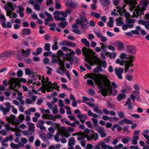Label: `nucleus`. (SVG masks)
<instances>
[{
  "label": "nucleus",
  "instance_id": "4d7b16f0",
  "mask_svg": "<svg viewBox=\"0 0 149 149\" xmlns=\"http://www.w3.org/2000/svg\"><path fill=\"white\" fill-rule=\"evenodd\" d=\"M53 20V19L52 17L47 18L45 20V24L46 25H47L49 22H51Z\"/></svg>",
  "mask_w": 149,
  "mask_h": 149
},
{
  "label": "nucleus",
  "instance_id": "6e6d98bb",
  "mask_svg": "<svg viewBox=\"0 0 149 149\" xmlns=\"http://www.w3.org/2000/svg\"><path fill=\"white\" fill-rule=\"evenodd\" d=\"M130 139L128 137L124 138L122 139V142L125 144L127 143Z\"/></svg>",
  "mask_w": 149,
  "mask_h": 149
},
{
  "label": "nucleus",
  "instance_id": "49530a36",
  "mask_svg": "<svg viewBox=\"0 0 149 149\" xmlns=\"http://www.w3.org/2000/svg\"><path fill=\"white\" fill-rule=\"evenodd\" d=\"M60 134V132H58L54 136V139L57 142H59L60 141V139L59 138V137Z\"/></svg>",
  "mask_w": 149,
  "mask_h": 149
},
{
  "label": "nucleus",
  "instance_id": "13d9d810",
  "mask_svg": "<svg viewBox=\"0 0 149 149\" xmlns=\"http://www.w3.org/2000/svg\"><path fill=\"white\" fill-rule=\"evenodd\" d=\"M67 24L66 22H61L58 24V25L62 28H64L67 26Z\"/></svg>",
  "mask_w": 149,
  "mask_h": 149
},
{
  "label": "nucleus",
  "instance_id": "bf43d9fd",
  "mask_svg": "<svg viewBox=\"0 0 149 149\" xmlns=\"http://www.w3.org/2000/svg\"><path fill=\"white\" fill-rule=\"evenodd\" d=\"M10 123H7L6 124L5 127L7 132H8L10 130H11L13 129L10 127Z\"/></svg>",
  "mask_w": 149,
  "mask_h": 149
},
{
  "label": "nucleus",
  "instance_id": "423d86ee",
  "mask_svg": "<svg viewBox=\"0 0 149 149\" xmlns=\"http://www.w3.org/2000/svg\"><path fill=\"white\" fill-rule=\"evenodd\" d=\"M26 81V79L24 78L19 79L18 78H14L11 80L10 84V88L11 89L16 90L19 88V85L20 82L25 83Z\"/></svg>",
  "mask_w": 149,
  "mask_h": 149
},
{
  "label": "nucleus",
  "instance_id": "2eb2a0df",
  "mask_svg": "<svg viewBox=\"0 0 149 149\" xmlns=\"http://www.w3.org/2000/svg\"><path fill=\"white\" fill-rule=\"evenodd\" d=\"M148 4V0H142L140 2V13L145 10Z\"/></svg>",
  "mask_w": 149,
  "mask_h": 149
},
{
  "label": "nucleus",
  "instance_id": "e2e57ef3",
  "mask_svg": "<svg viewBox=\"0 0 149 149\" xmlns=\"http://www.w3.org/2000/svg\"><path fill=\"white\" fill-rule=\"evenodd\" d=\"M118 118H117L116 117H110L109 121L111 122H113L115 121H118Z\"/></svg>",
  "mask_w": 149,
  "mask_h": 149
},
{
  "label": "nucleus",
  "instance_id": "09e8293b",
  "mask_svg": "<svg viewBox=\"0 0 149 149\" xmlns=\"http://www.w3.org/2000/svg\"><path fill=\"white\" fill-rule=\"evenodd\" d=\"M42 49L41 48H38L37 49L36 52H33L32 54L35 55H38L40 54L42 52Z\"/></svg>",
  "mask_w": 149,
  "mask_h": 149
},
{
  "label": "nucleus",
  "instance_id": "c85d7f7f",
  "mask_svg": "<svg viewBox=\"0 0 149 149\" xmlns=\"http://www.w3.org/2000/svg\"><path fill=\"white\" fill-rule=\"evenodd\" d=\"M114 21L113 18L111 17H110L109 18V21L107 23V26L109 27H112L113 26Z\"/></svg>",
  "mask_w": 149,
  "mask_h": 149
},
{
  "label": "nucleus",
  "instance_id": "cd10ccee",
  "mask_svg": "<svg viewBox=\"0 0 149 149\" xmlns=\"http://www.w3.org/2000/svg\"><path fill=\"white\" fill-rule=\"evenodd\" d=\"M127 50L131 53L134 54L136 52V49L135 47L131 45L127 46Z\"/></svg>",
  "mask_w": 149,
  "mask_h": 149
},
{
  "label": "nucleus",
  "instance_id": "2f4dec72",
  "mask_svg": "<svg viewBox=\"0 0 149 149\" xmlns=\"http://www.w3.org/2000/svg\"><path fill=\"white\" fill-rule=\"evenodd\" d=\"M140 24L144 25L146 29H149V23L148 22L144 21L143 20H140Z\"/></svg>",
  "mask_w": 149,
  "mask_h": 149
},
{
  "label": "nucleus",
  "instance_id": "ddd939ff",
  "mask_svg": "<svg viewBox=\"0 0 149 149\" xmlns=\"http://www.w3.org/2000/svg\"><path fill=\"white\" fill-rule=\"evenodd\" d=\"M15 116L13 114H11L9 117H6V120L8 122L12 123L13 125H17V120H15Z\"/></svg>",
  "mask_w": 149,
  "mask_h": 149
},
{
  "label": "nucleus",
  "instance_id": "052dcab7",
  "mask_svg": "<svg viewBox=\"0 0 149 149\" xmlns=\"http://www.w3.org/2000/svg\"><path fill=\"white\" fill-rule=\"evenodd\" d=\"M118 115L119 117L121 118H123L125 117L123 112L121 111L118 112Z\"/></svg>",
  "mask_w": 149,
  "mask_h": 149
},
{
  "label": "nucleus",
  "instance_id": "20e7f679",
  "mask_svg": "<svg viewBox=\"0 0 149 149\" xmlns=\"http://www.w3.org/2000/svg\"><path fill=\"white\" fill-rule=\"evenodd\" d=\"M42 83L43 84V86L45 88L47 92H52L53 91V88L57 91L59 90V86L57 85L56 83L52 84L51 81H49V78H46V80L43 78L41 80Z\"/></svg>",
  "mask_w": 149,
  "mask_h": 149
},
{
  "label": "nucleus",
  "instance_id": "f03ea898",
  "mask_svg": "<svg viewBox=\"0 0 149 149\" xmlns=\"http://www.w3.org/2000/svg\"><path fill=\"white\" fill-rule=\"evenodd\" d=\"M82 52L85 56L86 61L90 65H102L104 68L107 67V64L106 61H101L96 56H93L94 54V53L92 52L90 49L84 47L83 49Z\"/></svg>",
  "mask_w": 149,
  "mask_h": 149
},
{
  "label": "nucleus",
  "instance_id": "9b49d317",
  "mask_svg": "<svg viewBox=\"0 0 149 149\" xmlns=\"http://www.w3.org/2000/svg\"><path fill=\"white\" fill-rule=\"evenodd\" d=\"M133 58L134 57L132 56H130L128 58H127L125 65L126 69L125 72L126 73L130 66H132L133 64L132 63L133 61Z\"/></svg>",
  "mask_w": 149,
  "mask_h": 149
},
{
  "label": "nucleus",
  "instance_id": "c03bdc74",
  "mask_svg": "<svg viewBox=\"0 0 149 149\" xmlns=\"http://www.w3.org/2000/svg\"><path fill=\"white\" fill-rule=\"evenodd\" d=\"M149 133V130H146L143 131L141 133V134L145 138L149 137L148 134Z\"/></svg>",
  "mask_w": 149,
  "mask_h": 149
},
{
  "label": "nucleus",
  "instance_id": "69168bd1",
  "mask_svg": "<svg viewBox=\"0 0 149 149\" xmlns=\"http://www.w3.org/2000/svg\"><path fill=\"white\" fill-rule=\"evenodd\" d=\"M57 42H55L52 46V48L53 50H56L58 49V46L57 45Z\"/></svg>",
  "mask_w": 149,
  "mask_h": 149
},
{
  "label": "nucleus",
  "instance_id": "603ef678",
  "mask_svg": "<svg viewBox=\"0 0 149 149\" xmlns=\"http://www.w3.org/2000/svg\"><path fill=\"white\" fill-rule=\"evenodd\" d=\"M57 55V57L58 58V62L59 60H60L59 59L60 57L62 56L63 55V52L61 50H58V51Z\"/></svg>",
  "mask_w": 149,
  "mask_h": 149
},
{
  "label": "nucleus",
  "instance_id": "aec40b11",
  "mask_svg": "<svg viewBox=\"0 0 149 149\" xmlns=\"http://www.w3.org/2000/svg\"><path fill=\"white\" fill-rule=\"evenodd\" d=\"M97 132L100 134V136L102 138H104L107 135L106 134L105 132V130L103 127H99Z\"/></svg>",
  "mask_w": 149,
  "mask_h": 149
},
{
  "label": "nucleus",
  "instance_id": "c756f323",
  "mask_svg": "<svg viewBox=\"0 0 149 149\" xmlns=\"http://www.w3.org/2000/svg\"><path fill=\"white\" fill-rule=\"evenodd\" d=\"M135 21L132 19H129L127 20V25L129 28H132L133 26V24L134 23Z\"/></svg>",
  "mask_w": 149,
  "mask_h": 149
},
{
  "label": "nucleus",
  "instance_id": "8fccbe9b",
  "mask_svg": "<svg viewBox=\"0 0 149 149\" xmlns=\"http://www.w3.org/2000/svg\"><path fill=\"white\" fill-rule=\"evenodd\" d=\"M140 31V26H136V30H132L131 32L133 33L136 34H139Z\"/></svg>",
  "mask_w": 149,
  "mask_h": 149
},
{
  "label": "nucleus",
  "instance_id": "774afa93",
  "mask_svg": "<svg viewBox=\"0 0 149 149\" xmlns=\"http://www.w3.org/2000/svg\"><path fill=\"white\" fill-rule=\"evenodd\" d=\"M24 10V9L22 6H19L17 10V13H19V12H23Z\"/></svg>",
  "mask_w": 149,
  "mask_h": 149
},
{
  "label": "nucleus",
  "instance_id": "1a4fd4ad",
  "mask_svg": "<svg viewBox=\"0 0 149 149\" xmlns=\"http://www.w3.org/2000/svg\"><path fill=\"white\" fill-rule=\"evenodd\" d=\"M58 63L60 65V66L57 70V72L59 74L63 75V73L65 72V70H67L65 68L64 62L61 60H59Z\"/></svg>",
  "mask_w": 149,
  "mask_h": 149
},
{
  "label": "nucleus",
  "instance_id": "a211bd4d",
  "mask_svg": "<svg viewBox=\"0 0 149 149\" xmlns=\"http://www.w3.org/2000/svg\"><path fill=\"white\" fill-rule=\"evenodd\" d=\"M65 6L68 7L75 8L77 7V3L71 1H68L66 3Z\"/></svg>",
  "mask_w": 149,
  "mask_h": 149
},
{
  "label": "nucleus",
  "instance_id": "e433bc0d",
  "mask_svg": "<svg viewBox=\"0 0 149 149\" xmlns=\"http://www.w3.org/2000/svg\"><path fill=\"white\" fill-rule=\"evenodd\" d=\"M98 145L100 146L102 149H107L108 145L106 144L104 142L101 141L99 143Z\"/></svg>",
  "mask_w": 149,
  "mask_h": 149
},
{
  "label": "nucleus",
  "instance_id": "bb28decb",
  "mask_svg": "<svg viewBox=\"0 0 149 149\" xmlns=\"http://www.w3.org/2000/svg\"><path fill=\"white\" fill-rule=\"evenodd\" d=\"M126 4H124L122 7V14L123 13H124L125 17L126 18H128L130 17V15L129 13L126 12V10L124 9V8Z\"/></svg>",
  "mask_w": 149,
  "mask_h": 149
},
{
  "label": "nucleus",
  "instance_id": "b1692460",
  "mask_svg": "<svg viewBox=\"0 0 149 149\" xmlns=\"http://www.w3.org/2000/svg\"><path fill=\"white\" fill-rule=\"evenodd\" d=\"M54 15H58L59 16H62L65 19V18L67 16V14L66 13L64 12H62L58 10L56 11L53 13Z\"/></svg>",
  "mask_w": 149,
  "mask_h": 149
},
{
  "label": "nucleus",
  "instance_id": "ea45409f",
  "mask_svg": "<svg viewBox=\"0 0 149 149\" xmlns=\"http://www.w3.org/2000/svg\"><path fill=\"white\" fill-rule=\"evenodd\" d=\"M27 124L29 126V130H34L35 127V124L30 122H27Z\"/></svg>",
  "mask_w": 149,
  "mask_h": 149
},
{
  "label": "nucleus",
  "instance_id": "4468645a",
  "mask_svg": "<svg viewBox=\"0 0 149 149\" xmlns=\"http://www.w3.org/2000/svg\"><path fill=\"white\" fill-rule=\"evenodd\" d=\"M60 132L62 135L66 138H68L70 136V134L67 130V129L64 126L61 127Z\"/></svg>",
  "mask_w": 149,
  "mask_h": 149
},
{
  "label": "nucleus",
  "instance_id": "3c124183",
  "mask_svg": "<svg viewBox=\"0 0 149 149\" xmlns=\"http://www.w3.org/2000/svg\"><path fill=\"white\" fill-rule=\"evenodd\" d=\"M91 15L96 18L99 19L100 17V15L98 13H97L94 12H91Z\"/></svg>",
  "mask_w": 149,
  "mask_h": 149
},
{
  "label": "nucleus",
  "instance_id": "9d476101",
  "mask_svg": "<svg viewBox=\"0 0 149 149\" xmlns=\"http://www.w3.org/2000/svg\"><path fill=\"white\" fill-rule=\"evenodd\" d=\"M76 23L81 25V27L82 29H86L88 28V23L86 19L80 20L77 19L76 20Z\"/></svg>",
  "mask_w": 149,
  "mask_h": 149
},
{
  "label": "nucleus",
  "instance_id": "7ed1b4c3",
  "mask_svg": "<svg viewBox=\"0 0 149 149\" xmlns=\"http://www.w3.org/2000/svg\"><path fill=\"white\" fill-rule=\"evenodd\" d=\"M90 134L91 135V136H90L88 135H86L83 132H80L77 133L76 135H78L77 137L78 141H81L86 138L88 141L91 140L93 139L94 141H96L99 138L98 134L93 131H92Z\"/></svg>",
  "mask_w": 149,
  "mask_h": 149
},
{
  "label": "nucleus",
  "instance_id": "6e6552de",
  "mask_svg": "<svg viewBox=\"0 0 149 149\" xmlns=\"http://www.w3.org/2000/svg\"><path fill=\"white\" fill-rule=\"evenodd\" d=\"M30 52L31 50L29 49H28L25 50L22 49L18 52V57L19 58L22 59L28 57L30 55Z\"/></svg>",
  "mask_w": 149,
  "mask_h": 149
},
{
  "label": "nucleus",
  "instance_id": "de8ad7c7",
  "mask_svg": "<svg viewBox=\"0 0 149 149\" xmlns=\"http://www.w3.org/2000/svg\"><path fill=\"white\" fill-rule=\"evenodd\" d=\"M93 111L97 113H99L101 114H102V110L100 109L98 107H95L93 109Z\"/></svg>",
  "mask_w": 149,
  "mask_h": 149
},
{
  "label": "nucleus",
  "instance_id": "680f3d73",
  "mask_svg": "<svg viewBox=\"0 0 149 149\" xmlns=\"http://www.w3.org/2000/svg\"><path fill=\"white\" fill-rule=\"evenodd\" d=\"M116 63L117 64H119L121 65H123L124 64V61L119 59H117L116 61Z\"/></svg>",
  "mask_w": 149,
  "mask_h": 149
},
{
  "label": "nucleus",
  "instance_id": "f257e3e1",
  "mask_svg": "<svg viewBox=\"0 0 149 149\" xmlns=\"http://www.w3.org/2000/svg\"><path fill=\"white\" fill-rule=\"evenodd\" d=\"M86 76L92 79L95 84L100 87L102 95L105 96L112 93L110 81L106 76L99 73L88 74Z\"/></svg>",
  "mask_w": 149,
  "mask_h": 149
},
{
  "label": "nucleus",
  "instance_id": "393cba45",
  "mask_svg": "<svg viewBox=\"0 0 149 149\" xmlns=\"http://www.w3.org/2000/svg\"><path fill=\"white\" fill-rule=\"evenodd\" d=\"M31 33L30 30L29 29L25 28L22 29L21 30V33L23 36L29 35Z\"/></svg>",
  "mask_w": 149,
  "mask_h": 149
},
{
  "label": "nucleus",
  "instance_id": "f8f14e48",
  "mask_svg": "<svg viewBox=\"0 0 149 149\" xmlns=\"http://www.w3.org/2000/svg\"><path fill=\"white\" fill-rule=\"evenodd\" d=\"M114 72L115 74L119 79H122L123 77L122 74L123 72V68H116L114 69Z\"/></svg>",
  "mask_w": 149,
  "mask_h": 149
},
{
  "label": "nucleus",
  "instance_id": "7c9ffc66",
  "mask_svg": "<svg viewBox=\"0 0 149 149\" xmlns=\"http://www.w3.org/2000/svg\"><path fill=\"white\" fill-rule=\"evenodd\" d=\"M19 120H17V125H19L20 123L22 122L24 120V116L22 114H20L18 117Z\"/></svg>",
  "mask_w": 149,
  "mask_h": 149
},
{
  "label": "nucleus",
  "instance_id": "5701e85b",
  "mask_svg": "<svg viewBox=\"0 0 149 149\" xmlns=\"http://www.w3.org/2000/svg\"><path fill=\"white\" fill-rule=\"evenodd\" d=\"M25 73L26 75H28L32 79H34L35 74L32 70L26 68L25 70Z\"/></svg>",
  "mask_w": 149,
  "mask_h": 149
},
{
  "label": "nucleus",
  "instance_id": "79ce46f5",
  "mask_svg": "<svg viewBox=\"0 0 149 149\" xmlns=\"http://www.w3.org/2000/svg\"><path fill=\"white\" fill-rule=\"evenodd\" d=\"M101 4L104 6H106L109 3V0H100Z\"/></svg>",
  "mask_w": 149,
  "mask_h": 149
},
{
  "label": "nucleus",
  "instance_id": "412c9836",
  "mask_svg": "<svg viewBox=\"0 0 149 149\" xmlns=\"http://www.w3.org/2000/svg\"><path fill=\"white\" fill-rule=\"evenodd\" d=\"M42 117L43 118L52 120L53 121H55V118L54 116L52 114L48 115L44 114L42 115Z\"/></svg>",
  "mask_w": 149,
  "mask_h": 149
},
{
  "label": "nucleus",
  "instance_id": "f704fd0d",
  "mask_svg": "<svg viewBox=\"0 0 149 149\" xmlns=\"http://www.w3.org/2000/svg\"><path fill=\"white\" fill-rule=\"evenodd\" d=\"M125 105L126 106H127V108L129 109H131L133 107L131 103V101L130 99L128 100L126 102Z\"/></svg>",
  "mask_w": 149,
  "mask_h": 149
},
{
  "label": "nucleus",
  "instance_id": "4c0bfd02",
  "mask_svg": "<svg viewBox=\"0 0 149 149\" xmlns=\"http://www.w3.org/2000/svg\"><path fill=\"white\" fill-rule=\"evenodd\" d=\"M15 53V52L13 51H10L6 52L4 54V55L6 57L11 56L14 54Z\"/></svg>",
  "mask_w": 149,
  "mask_h": 149
},
{
  "label": "nucleus",
  "instance_id": "f3484780",
  "mask_svg": "<svg viewBox=\"0 0 149 149\" xmlns=\"http://www.w3.org/2000/svg\"><path fill=\"white\" fill-rule=\"evenodd\" d=\"M122 8L116 7V9H114L113 11L111 13V15L116 16L118 15V13L122 15Z\"/></svg>",
  "mask_w": 149,
  "mask_h": 149
},
{
  "label": "nucleus",
  "instance_id": "dca6fc26",
  "mask_svg": "<svg viewBox=\"0 0 149 149\" xmlns=\"http://www.w3.org/2000/svg\"><path fill=\"white\" fill-rule=\"evenodd\" d=\"M47 105L50 109H52V113L54 114H56L58 113V110L57 106L56 105H54L52 107V104L49 102L47 103Z\"/></svg>",
  "mask_w": 149,
  "mask_h": 149
},
{
  "label": "nucleus",
  "instance_id": "72a5a7b5",
  "mask_svg": "<svg viewBox=\"0 0 149 149\" xmlns=\"http://www.w3.org/2000/svg\"><path fill=\"white\" fill-rule=\"evenodd\" d=\"M126 97V95L125 94L122 93L118 94L117 98V100L118 101H120L122 100L125 99Z\"/></svg>",
  "mask_w": 149,
  "mask_h": 149
},
{
  "label": "nucleus",
  "instance_id": "37998d69",
  "mask_svg": "<svg viewBox=\"0 0 149 149\" xmlns=\"http://www.w3.org/2000/svg\"><path fill=\"white\" fill-rule=\"evenodd\" d=\"M116 25L118 26H120L123 23L122 19L120 18H117L116 19Z\"/></svg>",
  "mask_w": 149,
  "mask_h": 149
},
{
  "label": "nucleus",
  "instance_id": "864d4df0",
  "mask_svg": "<svg viewBox=\"0 0 149 149\" xmlns=\"http://www.w3.org/2000/svg\"><path fill=\"white\" fill-rule=\"evenodd\" d=\"M36 79L38 78V79L40 80L42 79L41 80H42L43 78H44L45 80L46 79H45L44 78V77L43 76H42V77L40 75H38L36 74H35V75L34 76V79H32L33 80L35 79H36Z\"/></svg>",
  "mask_w": 149,
  "mask_h": 149
},
{
  "label": "nucleus",
  "instance_id": "5fc2aeb1",
  "mask_svg": "<svg viewBox=\"0 0 149 149\" xmlns=\"http://www.w3.org/2000/svg\"><path fill=\"white\" fill-rule=\"evenodd\" d=\"M82 119H80V120L82 123H84L85 120L87 119V116L86 114H84Z\"/></svg>",
  "mask_w": 149,
  "mask_h": 149
},
{
  "label": "nucleus",
  "instance_id": "39448f33",
  "mask_svg": "<svg viewBox=\"0 0 149 149\" xmlns=\"http://www.w3.org/2000/svg\"><path fill=\"white\" fill-rule=\"evenodd\" d=\"M136 0H125V1L130 5V8L131 11L134 8V11L133 12L134 17H137L139 16L140 7L139 6L136 7Z\"/></svg>",
  "mask_w": 149,
  "mask_h": 149
},
{
  "label": "nucleus",
  "instance_id": "4be33fe9",
  "mask_svg": "<svg viewBox=\"0 0 149 149\" xmlns=\"http://www.w3.org/2000/svg\"><path fill=\"white\" fill-rule=\"evenodd\" d=\"M0 110L2 111L3 114L6 115L9 111L10 109L9 108L4 107L3 105L0 104Z\"/></svg>",
  "mask_w": 149,
  "mask_h": 149
},
{
  "label": "nucleus",
  "instance_id": "0e129e2a",
  "mask_svg": "<svg viewBox=\"0 0 149 149\" xmlns=\"http://www.w3.org/2000/svg\"><path fill=\"white\" fill-rule=\"evenodd\" d=\"M10 146L11 147L13 148H16L17 149L19 148V145L17 144H16L13 143H11L10 144Z\"/></svg>",
  "mask_w": 149,
  "mask_h": 149
},
{
  "label": "nucleus",
  "instance_id": "473e14b6",
  "mask_svg": "<svg viewBox=\"0 0 149 149\" xmlns=\"http://www.w3.org/2000/svg\"><path fill=\"white\" fill-rule=\"evenodd\" d=\"M11 131L13 132H15V134L16 136H20V135L19 134V132L20 131V130L19 128L17 127H15L14 128H13L11 130Z\"/></svg>",
  "mask_w": 149,
  "mask_h": 149
},
{
  "label": "nucleus",
  "instance_id": "a878e982",
  "mask_svg": "<svg viewBox=\"0 0 149 149\" xmlns=\"http://www.w3.org/2000/svg\"><path fill=\"white\" fill-rule=\"evenodd\" d=\"M116 45H115L117 47V49L120 51L122 50L124 47L123 44L120 42H116Z\"/></svg>",
  "mask_w": 149,
  "mask_h": 149
},
{
  "label": "nucleus",
  "instance_id": "338daca9",
  "mask_svg": "<svg viewBox=\"0 0 149 149\" xmlns=\"http://www.w3.org/2000/svg\"><path fill=\"white\" fill-rule=\"evenodd\" d=\"M124 122L126 123L127 124H131L133 123V122L132 121L129 120L127 118H125L124 119Z\"/></svg>",
  "mask_w": 149,
  "mask_h": 149
},
{
  "label": "nucleus",
  "instance_id": "0eeeda50",
  "mask_svg": "<svg viewBox=\"0 0 149 149\" xmlns=\"http://www.w3.org/2000/svg\"><path fill=\"white\" fill-rule=\"evenodd\" d=\"M16 7L15 4L10 3H8L6 4L5 5L4 8L6 11V15L8 16L10 18H11V15L12 13V11L10 10V9L12 10H14Z\"/></svg>",
  "mask_w": 149,
  "mask_h": 149
},
{
  "label": "nucleus",
  "instance_id": "c9c22d12",
  "mask_svg": "<svg viewBox=\"0 0 149 149\" xmlns=\"http://www.w3.org/2000/svg\"><path fill=\"white\" fill-rule=\"evenodd\" d=\"M75 140L74 137H72L69 139V140L68 145L69 146H71L72 145L75 144Z\"/></svg>",
  "mask_w": 149,
  "mask_h": 149
},
{
  "label": "nucleus",
  "instance_id": "a19ab883",
  "mask_svg": "<svg viewBox=\"0 0 149 149\" xmlns=\"http://www.w3.org/2000/svg\"><path fill=\"white\" fill-rule=\"evenodd\" d=\"M81 42L84 44L85 45L88 47H89L90 46L89 42L85 38H83L81 40Z\"/></svg>",
  "mask_w": 149,
  "mask_h": 149
},
{
  "label": "nucleus",
  "instance_id": "58836bf2",
  "mask_svg": "<svg viewBox=\"0 0 149 149\" xmlns=\"http://www.w3.org/2000/svg\"><path fill=\"white\" fill-rule=\"evenodd\" d=\"M66 57L67 60L69 62L70 64H72L73 61L72 60V58L71 55L70 54H67L66 55Z\"/></svg>",
  "mask_w": 149,
  "mask_h": 149
},
{
  "label": "nucleus",
  "instance_id": "6ab92c4d",
  "mask_svg": "<svg viewBox=\"0 0 149 149\" xmlns=\"http://www.w3.org/2000/svg\"><path fill=\"white\" fill-rule=\"evenodd\" d=\"M44 123V122L42 120H39L36 124L37 127L39 128L41 130H45L46 128L43 125Z\"/></svg>",
  "mask_w": 149,
  "mask_h": 149
},
{
  "label": "nucleus",
  "instance_id": "a18cd8bd",
  "mask_svg": "<svg viewBox=\"0 0 149 149\" xmlns=\"http://www.w3.org/2000/svg\"><path fill=\"white\" fill-rule=\"evenodd\" d=\"M54 15V18L56 20L62 21H64L65 19L64 17H62L59 16L58 15Z\"/></svg>",
  "mask_w": 149,
  "mask_h": 149
}]
</instances>
